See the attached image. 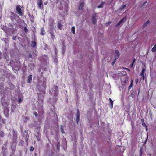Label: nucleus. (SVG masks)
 Wrapping results in <instances>:
<instances>
[{
  "label": "nucleus",
  "mask_w": 156,
  "mask_h": 156,
  "mask_svg": "<svg viewBox=\"0 0 156 156\" xmlns=\"http://www.w3.org/2000/svg\"><path fill=\"white\" fill-rule=\"evenodd\" d=\"M58 88L57 86L54 85L51 90L50 91V94L51 95H53V102H56L58 99Z\"/></svg>",
  "instance_id": "obj_1"
},
{
  "label": "nucleus",
  "mask_w": 156,
  "mask_h": 156,
  "mask_svg": "<svg viewBox=\"0 0 156 156\" xmlns=\"http://www.w3.org/2000/svg\"><path fill=\"white\" fill-rule=\"evenodd\" d=\"M16 12L20 16L23 15V13L22 12V7L20 5H17L16 8Z\"/></svg>",
  "instance_id": "obj_2"
},
{
  "label": "nucleus",
  "mask_w": 156,
  "mask_h": 156,
  "mask_svg": "<svg viewBox=\"0 0 156 156\" xmlns=\"http://www.w3.org/2000/svg\"><path fill=\"white\" fill-rule=\"evenodd\" d=\"M54 29L52 28H49L48 31L50 34V36L52 40H54L55 39V35L54 30Z\"/></svg>",
  "instance_id": "obj_3"
},
{
  "label": "nucleus",
  "mask_w": 156,
  "mask_h": 156,
  "mask_svg": "<svg viewBox=\"0 0 156 156\" xmlns=\"http://www.w3.org/2000/svg\"><path fill=\"white\" fill-rule=\"evenodd\" d=\"M49 25L50 26L49 28H53L54 29V20L53 18H50L49 19Z\"/></svg>",
  "instance_id": "obj_4"
},
{
  "label": "nucleus",
  "mask_w": 156,
  "mask_h": 156,
  "mask_svg": "<svg viewBox=\"0 0 156 156\" xmlns=\"http://www.w3.org/2000/svg\"><path fill=\"white\" fill-rule=\"evenodd\" d=\"M11 16H10L9 17L11 20L13 21L14 20H16L17 17L18 18L19 17V16L15 14L14 12H11Z\"/></svg>",
  "instance_id": "obj_5"
},
{
  "label": "nucleus",
  "mask_w": 156,
  "mask_h": 156,
  "mask_svg": "<svg viewBox=\"0 0 156 156\" xmlns=\"http://www.w3.org/2000/svg\"><path fill=\"white\" fill-rule=\"evenodd\" d=\"M38 8L42 10L44 9V7L42 0H39V2H37Z\"/></svg>",
  "instance_id": "obj_6"
},
{
  "label": "nucleus",
  "mask_w": 156,
  "mask_h": 156,
  "mask_svg": "<svg viewBox=\"0 0 156 156\" xmlns=\"http://www.w3.org/2000/svg\"><path fill=\"white\" fill-rule=\"evenodd\" d=\"M96 13L93 14L92 15L91 20L94 24H95L97 22V20L96 19Z\"/></svg>",
  "instance_id": "obj_7"
},
{
  "label": "nucleus",
  "mask_w": 156,
  "mask_h": 156,
  "mask_svg": "<svg viewBox=\"0 0 156 156\" xmlns=\"http://www.w3.org/2000/svg\"><path fill=\"white\" fill-rule=\"evenodd\" d=\"M120 56V53L118 50H116L115 51V60H116Z\"/></svg>",
  "instance_id": "obj_8"
},
{
  "label": "nucleus",
  "mask_w": 156,
  "mask_h": 156,
  "mask_svg": "<svg viewBox=\"0 0 156 156\" xmlns=\"http://www.w3.org/2000/svg\"><path fill=\"white\" fill-rule=\"evenodd\" d=\"M126 16L123 17L118 23L115 25L116 27H118L123 22L126 21Z\"/></svg>",
  "instance_id": "obj_9"
},
{
  "label": "nucleus",
  "mask_w": 156,
  "mask_h": 156,
  "mask_svg": "<svg viewBox=\"0 0 156 156\" xmlns=\"http://www.w3.org/2000/svg\"><path fill=\"white\" fill-rule=\"evenodd\" d=\"M1 103L2 105L5 107L7 108L8 106L7 104L5 102L4 99L3 98L1 99Z\"/></svg>",
  "instance_id": "obj_10"
},
{
  "label": "nucleus",
  "mask_w": 156,
  "mask_h": 156,
  "mask_svg": "<svg viewBox=\"0 0 156 156\" xmlns=\"http://www.w3.org/2000/svg\"><path fill=\"white\" fill-rule=\"evenodd\" d=\"M33 76L32 75H30L28 76L27 79V82L29 83H31L32 81V78Z\"/></svg>",
  "instance_id": "obj_11"
},
{
  "label": "nucleus",
  "mask_w": 156,
  "mask_h": 156,
  "mask_svg": "<svg viewBox=\"0 0 156 156\" xmlns=\"http://www.w3.org/2000/svg\"><path fill=\"white\" fill-rule=\"evenodd\" d=\"M30 18V20L32 22H33L34 17L33 15H31L30 13L28 14Z\"/></svg>",
  "instance_id": "obj_12"
},
{
  "label": "nucleus",
  "mask_w": 156,
  "mask_h": 156,
  "mask_svg": "<svg viewBox=\"0 0 156 156\" xmlns=\"http://www.w3.org/2000/svg\"><path fill=\"white\" fill-rule=\"evenodd\" d=\"M84 3L82 2L81 3L79 6V9L80 10H82L83 9L84 7Z\"/></svg>",
  "instance_id": "obj_13"
},
{
  "label": "nucleus",
  "mask_w": 156,
  "mask_h": 156,
  "mask_svg": "<svg viewBox=\"0 0 156 156\" xmlns=\"http://www.w3.org/2000/svg\"><path fill=\"white\" fill-rule=\"evenodd\" d=\"M40 34L42 35H44L45 34V31L44 28L42 27L41 29V32Z\"/></svg>",
  "instance_id": "obj_14"
},
{
  "label": "nucleus",
  "mask_w": 156,
  "mask_h": 156,
  "mask_svg": "<svg viewBox=\"0 0 156 156\" xmlns=\"http://www.w3.org/2000/svg\"><path fill=\"white\" fill-rule=\"evenodd\" d=\"M37 44L36 41H32L31 42V46L33 48L35 47Z\"/></svg>",
  "instance_id": "obj_15"
},
{
  "label": "nucleus",
  "mask_w": 156,
  "mask_h": 156,
  "mask_svg": "<svg viewBox=\"0 0 156 156\" xmlns=\"http://www.w3.org/2000/svg\"><path fill=\"white\" fill-rule=\"evenodd\" d=\"M109 100L110 102V104L109 105V107L111 109H112L113 107V102L112 100L110 98H109Z\"/></svg>",
  "instance_id": "obj_16"
},
{
  "label": "nucleus",
  "mask_w": 156,
  "mask_h": 156,
  "mask_svg": "<svg viewBox=\"0 0 156 156\" xmlns=\"http://www.w3.org/2000/svg\"><path fill=\"white\" fill-rule=\"evenodd\" d=\"M105 3V2L102 1L101 2L100 4L98 6V8H102L103 7V5Z\"/></svg>",
  "instance_id": "obj_17"
},
{
  "label": "nucleus",
  "mask_w": 156,
  "mask_h": 156,
  "mask_svg": "<svg viewBox=\"0 0 156 156\" xmlns=\"http://www.w3.org/2000/svg\"><path fill=\"white\" fill-rule=\"evenodd\" d=\"M62 25L61 23L59 22H58L57 24V27L60 30H61L62 29Z\"/></svg>",
  "instance_id": "obj_18"
},
{
  "label": "nucleus",
  "mask_w": 156,
  "mask_h": 156,
  "mask_svg": "<svg viewBox=\"0 0 156 156\" xmlns=\"http://www.w3.org/2000/svg\"><path fill=\"white\" fill-rule=\"evenodd\" d=\"M151 51L153 52H155L156 51V44L153 47Z\"/></svg>",
  "instance_id": "obj_19"
},
{
  "label": "nucleus",
  "mask_w": 156,
  "mask_h": 156,
  "mask_svg": "<svg viewBox=\"0 0 156 156\" xmlns=\"http://www.w3.org/2000/svg\"><path fill=\"white\" fill-rule=\"evenodd\" d=\"M46 81H44V82H43V84L42 85V86L44 88V90L46 88Z\"/></svg>",
  "instance_id": "obj_20"
},
{
  "label": "nucleus",
  "mask_w": 156,
  "mask_h": 156,
  "mask_svg": "<svg viewBox=\"0 0 156 156\" xmlns=\"http://www.w3.org/2000/svg\"><path fill=\"white\" fill-rule=\"evenodd\" d=\"M150 22V21L149 20L147 21L143 25V28L145 27Z\"/></svg>",
  "instance_id": "obj_21"
},
{
  "label": "nucleus",
  "mask_w": 156,
  "mask_h": 156,
  "mask_svg": "<svg viewBox=\"0 0 156 156\" xmlns=\"http://www.w3.org/2000/svg\"><path fill=\"white\" fill-rule=\"evenodd\" d=\"M0 121H1V123H2H2L3 124H5V119L3 118H2L1 117H0Z\"/></svg>",
  "instance_id": "obj_22"
},
{
  "label": "nucleus",
  "mask_w": 156,
  "mask_h": 156,
  "mask_svg": "<svg viewBox=\"0 0 156 156\" xmlns=\"http://www.w3.org/2000/svg\"><path fill=\"white\" fill-rule=\"evenodd\" d=\"M5 134L4 132L3 131H1L0 132V136L1 137H3L4 136Z\"/></svg>",
  "instance_id": "obj_23"
},
{
  "label": "nucleus",
  "mask_w": 156,
  "mask_h": 156,
  "mask_svg": "<svg viewBox=\"0 0 156 156\" xmlns=\"http://www.w3.org/2000/svg\"><path fill=\"white\" fill-rule=\"evenodd\" d=\"M142 125H143V126H145L146 127V130H147V126H146V125L145 124V123H144V120L143 119H142Z\"/></svg>",
  "instance_id": "obj_24"
},
{
  "label": "nucleus",
  "mask_w": 156,
  "mask_h": 156,
  "mask_svg": "<svg viewBox=\"0 0 156 156\" xmlns=\"http://www.w3.org/2000/svg\"><path fill=\"white\" fill-rule=\"evenodd\" d=\"M9 28L6 27H4L2 28L3 30L6 33H7L8 32V30Z\"/></svg>",
  "instance_id": "obj_25"
},
{
  "label": "nucleus",
  "mask_w": 156,
  "mask_h": 156,
  "mask_svg": "<svg viewBox=\"0 0 156 156\" xmlns=\"http://www.w3.org/2000/svg\"><path fill=\"white\" fill-rule=\"evenodd\" d=\"M23 101V100L22 99L21 97L19 96L18 97V102L19 104H20Z\"/></svg>",
  "instance_id": "obj_26"
},
{
  "label": "nucleus",
  "mask_w": 156,
  "mask_h": 156,
  "mask_svg": "<svg viewBox=\"0 0 156 156\" xmlns=\"http://www.w3.org/2000/svg\"><path fill=\"white\" fill-rule=\"evenodd\" d=\"M80 116H76V121L77 124H78L80 120Z\"/></svg>",
  "instance_id": "obj_27"
},
{
  "label": "nucleus",
  "mask_w": 156,
  "mask_h": 156,
  "mask_svg": "<svg viewBox=\"0 0 156 156\" xmlns=\"http://www.w3.org/2000/svg\"><path fill=\"white\" fill-rule=\"evenodd\" d=\"M72 32L73 34H75V27L74 26L72 27L71 28Z\"/></svg>",
  "instance_id": "obj_28"
},
{
  "label": "nucleus",
  "mask_w": 156,
  "mask_h": 156,
  "mask_svg": "<svg viewBox=\"0 0 156 156\" xmlns=\"http://www.w3.org/2000/svg\"><path fill=\"white\" fill-rule=\"evenodd\" d=\"M135 58H134L133 59V60L132 62V63L129 66L131 68H132L133 66V64L135 62Z\"/></svg>",
  "instance_id": "obj_29"
},
{
  "label": "nucleus",
  "mask_w": 156,
  "mask_h": 156,
  "mask_svg": "<svg viewBox=\"0 0 156 156\" xmlns=\"http://www.w3.org/2000/svg\"><path fill=\"white\" fill-rule=\"evenodd\" d=\"M140 75L141 76H142V77L143 79V80H144V79H145V76H144V73H141Z\"/></svg>",
  "instance_id": "obj_30"
},
{
  "label": "nucleus",
  "mask_w": 156,
  "mask_h": 156,
  "mask_svg": "<svg viewBox=\"0 0 156 156\" xmlns=\"http://www.w3.org/2000/svg\"><path fill=\"white\" fill-rule=\"evenodd\" d=\"M61 132H62V133H63V134L64 133H65V132H64V130L63 127H61Z\"/></svg>",
  "instance_id": "obj_31"
},
{
  "label": "nucleus",
  "mask_w": 156,
  "mask_h": 156,
  "mask_svg": "<svg viewBox=\"0 0 156 156\" xmlns=\"http://www.w3.org/2000/svg\"><path fill=\"white\" fill-rule=\"evenodd\" d=\"M76 116H80V112L79 110L78 109L77 110Z\"/></svg>",
  "instance_id": "obj_32"
},
{
  "label": "nucleus",
  "mask_w": 156,
  "mask_h": 156,
  "mask_svg": "<svg viewBox=\"0 0 156 156\" xmlns=\"http://www.w3.org/2000/svg\"><path fill=\"white\" fill-rule=\"evenodd\" d=\"M24 30L25 32L26 33L28 32V30L26 27H24Z\"/></svg>",
  "instance_id": "obj_33"
},
{
  "label": "nucleus",
  "mask_w": 156,
  "mask_h": 156,
  "mask_svg": "<svg viewBox=\"0 0 156 156\" xmlns=\"http://www.w3.org/2000/svg\"><path fill=\"white\" fill-rule=\"evenodd\" d=\"M29 118L28 117L26 116L25 117V119L24 120V121L25 122H26V121L29 119Z\"/></svg>",
  "instance_id": "obj_34"
},
{
  "label": "nucleus",
  "mask_w": 156,
  "mask_h": 156,
  "mask_svg": "<svg viewBox=\"0 0 156 156\" xmlns=\"http://www.w3.org/2000/svg\"><path fill=\"white\" fill-rule=\"evenodd\" d=\"M33 114L36 117H37L38 116V114L36 112H34L33 113Z\"/></svg>",
  "instance_id": "obj_35"
},
{
  "label": "nucleus",
  "mask_w": 156,
  "mask_h": 156,
  "mask_svg": "<svg viewBox=\"0 0 156 156\" xmlns=\"http://www.w3.org/2000/svg\"><path fill=\"white\" fill-rule=\"evenodd\" d=\"M34 150V148L33 146H31L30 148V151H32Z\"/></svg>",
  "instance_id": "obj_36"
},
{
  "label": "nucleus",
  "mask_w": 156,
  "mask_h": 156,
  "mask_svg": "<svg viewBox=\"0 0 156 156\" xmlns=\"http://www.w3.org/2000/svg\"><path fill=\"white\" fill-rule=\"evenodd\" d=\"M60 143H58L57 144V149L58 151H59L60 147Z\"/></svg>",
  "instance_id": "obj_37"
},
{
  "label": "nucleus",
  "mask_w": 156,
  "mask_h": 156,
  "mask_svg": "<svg viewBox=\"0 0 156 156\" xmlns=\"http://www.w3.org/2000/svg\"><path fill=\"white\" fill-rule=\"evenodd\" d=\"M4 41L5 42V43H6L7 42H8L9 41V40L6 38H5L4 39Z\"/></svg>",
  "instance_id": "obj_38"
},
{
  "label": "nucleus",
  "mask_w": 156,
  "mask_h": 156,
  "mask_svg": "<svg viewBox=\"0 0 156 156\" xmlns=\"http://www.w3.org/2000/svg\"><path fill=\"white\" fill-rule=\"evenodd\" d=\"M126 4H125V5H122L120 8L121 9H123L126 6Z\"/></svg>",
  "instance_id": "obj_39"
},
{
  "label": "nucleus",
  "mask_w": 156,
  "mask_h": 156,
  "mask_svg": "<svg viewBox=\"0 0 156 156\" xmlns=\"http://www.w3.org/2000/svg\"><path fill=\"white\" fill-rule=\"evenodd\" d=\"M132 82H133V81H132V82L130 84V85L129 86V89H130L131 88V87H132V86L133 85V83H132Z\"/></svg>",
  "instance_id": "obj_40"
},
{
  "label": "nucleus",
  "mask_w": 156,
  "mask_h": 156,
  "mask_svg": "<svg viewBox=\"0 0 156 156\" xmlns=\"http://www.w3.org/2000/svg\"><path fill=\"white\" fill-rule=\"evenodd\" d=\"M16 36H14L12 37V39L14 40H16Z\"/></svg>",
  "instance_id": "obj_41"
},
{
  "label": "nucleus",
  "mask_w": 156,
  "mask_h": 156,
  "mask_svg": "<svg viewBox=\"0 0 156 156\" xmlns=\"http://www.w3.org/2000/svg\"><path fill=\"white\" fill-rule=\"evenodd\" d=\"M145 71V69H144V68L143 69H142L141 73H144V71Z\"/></svg>",
  "instance_id": "obj_42"
},
{
  "label": "nucleus",
  "mask_w": 156,
  "mask_h": 156,
  "mask_svg": "<svg viewBox=\"0 0 156 156\" xmlns=\"http://www.w3.org/2000/svg\"><path fill=\"white\" fill-rule=\"evenodd\" d=\"M138 79H137V78H136V79L135 80V83L137 84V83H138Z\"/></svg>",
  "instance_id": "obj_43"
},
{
  "label": "nucleus",
  "mask_w": 156,
  "mask_h": 156,
  "mask_svg": "<svg viewBox=\"0 0 156 156\" xmlns=\"http://www.w3.org/2000/svg\"><path fill=\"white\" fill-rule=\"evenodd\" d=\"M2 53L0 51V60L1 59L2 57Z\"/></svg>",
  "instance_id": "obj_44"
},
{
  "label": "nucleus",
  "mask_w": 156,
  "mask_h": 156,
  "mask_svg": "<svg viewBox=\"0 0 156 156\" xmlns=\"http://www.w3.org/2000/svg\"><path fill=\"white\" fill-rule=\"evenodd\" d=\"M32 57V55L31 53H30L29 55V58H31Z\"/></svg>",
  "instance_id": "obj_45"
},
{
  "label": "nucleus",
  "mask_w": 156,
  "mask_h": 156,
  "mask_svg": "<svg viewBox=\"0 0 156 156\" xmlns=\"http://www.w3.org/2000/svg\"><path fill=\"white\" fill-rule=\"evenodd\" d=\"M116 61V60H115H115L113 61V62L112 63V65H114V64L115 63V62Z\"/></svg>",
  "instance_id": "obj_46"
},
{
  "label": "nucleus",
  "mask_w": 156,
  "mask_h": 156,
  "mask_svg": "<svg viewBox=\"0 0 156 156\" xmlns=\"http://www.w3.org/2000/svg\"><path fill=\"white\" fill-rule=\"evenodd\" d=\"M123 69H124L127 70H128L129 71H130V70L129 69L127 68H123Z\"/></svg>",
  "instance_id": "obj_47"
},
{
  "label": "nucleus",
  "mask_w": 156,
  "mask_h": 156,
  "mask_svg": "<svg viewBox=\"0 0 156 156\" xmlns=\"http://www.w3.org/2000/svg\"><path fill=\"white\" fill-rule=\"evenodd\" d=\"M147 2L146 1H145V2H144V3L143 5H144V4H146Z\"/></svg>",
  "instance_id": "obj_48"
},
{
  "label": "nucleus",
  "mask_w": 156,
  "mask_h": 156,
  "mask_svg": "<svg viewBox=\"0 0 156 156\" xmlns=\"http://www.w3.org/2000/svg\"><path fill=\"white\" fill-rule=\"evenodd\" d=\"M47 2H44V4L45 5H47Z\"/></svg>",
  "instance_id": "obj_49"
},
{
  "label": "nucleus",
  "mask_w": 156,
  "mask_h": 156,
  "mask_svg": "<svg viewBox=\"0 0 156 156\" xmlns=\"http://www.w3.org/2000/svg\"><path fill=\"white\" fill-rule=\"evenodd\" d=\"M37 154L36 153H35V154H34V156H37Z\"/></svg>",
  "instance_id": "obj_50"
},
{
  "label": "nucleus",
  "mask_w": 156,
  "mask_h": 156,
  "mask_svg": "<svg viewBox=\"0 0 156 156\" xmlns=\"http://www.w3.org/2000/svg\"><path fill=\"white\" fill-rule=\"evenodd\" d=\"M65 47V46L64 45L63 46V47L62 48V49H63L64 48V47Z\"/></svg>",
  "instance_id": "obj_51"
},
{
  "label": "nucleus",
  "mask_w": 156,
  "mask_h": 156,
  "mask_svg": "<svg viewBox=\"0 0 156 156\" xmlns=\"http://www.w3.org/2000/svg\"><path fill=\"white\" fill-rule=\"evenodd\" d=\"M123 72L125 74L126 73V72L125 71H123Z\"/></svg>",
  "instance_id": "obj_52"
},
{
  "label": "nucleus",
  "mask_w": 156,
  "mask_h": 156,
  "mask_svg": "<svg viewBox=\"0 0 156 156\" xmlns=\"http://www.w3.org/2000/svg\"><path fill=\"white\" fill-rule=\"evenodd\" d=\"M45 57H47V55H45Z\"/></svg>",
  "instance_id": "obj_53"
},
{
  "label": "nucleus",
  "mask_w": 156,
  "mask_h": 156,
  "mask_svg": "<svg viewBox=\"0 0 156 156\" xmlns=\"http://www.w3.org/2000/svg\"><path fill=\"white\" fill-rule=\"evenodd\" d=\"M1 84L2 85H3V84H0V85H1ZM0 86H1V85H0Z\"/></svg>",
  "instance_id": "obj_54"
},
{
  "label": "nucleus",
  "mask_w": 156,
  "mask_h": 156,
  "mask_svg": "<svg viewBox=\"0 0 156 156\" xmlns=\"http://www.w3.org/2000/svg\"><path fill=\"white\" fill-rule=\"evenodd\" d=\"M10 25L11 26V27H12V24H10Z\"/></svg>",
  "instance_id": "obj_55"
},
{
  "label": "nucleus",
  "mask_w": 156,
  "mask_h": 156,
  "mask_svg": "<svg viewBox=\"0 0 156 156\" xmlns=\"http://www.w3.org/2000/svg\"><path fill=\"white\" fill-rule=\"evenodd\" d=\"M57 1H59V0H57Z\"/></svg>",
  "instance_id": "obj_56"
}]
</instances>
